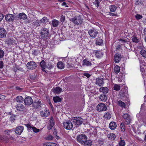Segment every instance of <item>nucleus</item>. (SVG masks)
<instances>
[{
  "instance_id": "obj_38",
  "label": "nucleus",
  "mask_w": 146,
  "mask_h": 146,
  "mask_svg": "<svg viewBox=\"0 0 146 146\" xmlns=\"http://www.w3.org/2000/svg\"><path fill=\"white\" fill-rule=\"evenodd\" d=\"M117 104L119 106L122 108H125V104L121 101L119 100L118 101Z\"/></svg>"
},
{
  "instance_id": "obj_63",
  "label": "nucleus",
  "mask_w": 146,
  "mask_h": 146,
  "mask_svg": "<svg viewBox=\"0 0 146 146\" xmlns=\"http://www.w3.org/2000/svg\"><path fill=\"white\" fill-rule=\"evenodd\" d=\"M8 41L9 42L8 44H13V41L11 40V39H9L8 40Z\"/></svg>"
},
{
  "instance_id": "obj_49",
  "label": "nucleus",
  "mask_w": 146,
  "mask_h": 146,
  "mask_svg": "<svg viewBox=\"0 0 146 146\" xmlns=\"http://www.w3.org/2000/svg\"><path fill=\"white\" fill-rule=\"evenodd\" d=\"M15 116L14 115H12L11 117H10V120L11 121V122H14V121L15 120Z\"/></svg>"
},
{
  "instance_id": "obj_37",
  "label": "nucleus",
  "mask_w": 146,
  "mask_h": 146,
  "mask_svg": "<svg viewBox=\"0 0 146 146\" xmlns=\"http://www.w3.org/2000/svg\"><path fill=\"white\" fill-rule=\"evenodd\" d=\"M114 71L115 73L116 74L118 73L119 72L120 70V67L118 65L116 66L114 69Z\"/></svg>"
},
{
  "instance_id": "obj_15",
  "label": "nucleus",
  "mask_w": 146,
  "mask_h": 146,
  "mask_svg": "<svg viewBox=\"0 0 146 146\" xmlns=\"http://www.w3.org/2000/svg\"><path fill=\"white\" fill-rule=\"evenodd\" d=\"M104 83V82L102 78H98L96 79L95 84L99 86H103Z\"/></svg>"
},
{
  "instance_id": "obj_17",
  "label": "nucleus",
  "mask_w": 146,
  "mask_h": 146,
  "mask_svg": "<svg viewBox=\"0 0 146 146\" xmlns=\"http://www.w3.org/2000/svg\"><path fill=\"white\" fill-rule=\"evenodd\" d=\"M62 89L59 87L53 88L51 90V91L55 94L60 93L62 91Z\"/></svg>"
},
{
  "instance_id": "obj_1",
  "label": "nucleus",
  "mask_w": 146,
  "mask_h": 146,
  "mask_svg": "<svg viewBox=\"0 0 146 146\" xmlns=\"http://www.w3.org/2000/svg\"><path fill=\"white\" fill-rule=\"evenodd\" d=\"M69 20L75 25H78L82 23L83 19L79 15L74 17L72 18H70L69 19Z\"/></svg>"
},
{
  "instance_id": "obj_43",
  "label": "nucleus",
  "mask_w": 146,
  "mask_h": 146,
  "mask_svg": "<svg viewBox=\"0 0 146 146\" xmlns=\"http://www.w3.org/2000/svg\"><path fill=\"white\" fill-rule=\"evenodd\" d=\"M40 21L41 23H44L48 22V19H47L46 17H44L42 19H41Z\"/></svg>"
},
{
  "instance_id": "obj_27",
  "label": "nucleus",
  "mask_w": 146,
  "mask_h": 146,
  "mask_svg": "<svg viewBox=\"0 0 146 146\" xmlns=\"http://www.w3.org/2000/svg\"><path fill=\"white\" fill-rule=\"evenodd\" d=\"M107 137L109 139L111 140H114L116 137L115 135L113 133H110L108 134Z\"/></svg>"
},
{
  "instance_id": "obj_36",
  "label": "nucleus",
  "mask_w": 146,
  "mask_h": 146,
  "mask_svg": "<svg viewBox=\"0 0 146 146\" xmlns=\"http://www.w3.org/2000/svg\"><path fill=\"white\" fill-rule=\"evenodd\" d=\"M139 53L143 57L146 58V50L142 49L140 51Z\"/></svg>"
},
{
  "instance_id": "obj_5",
  "label": "nucleus",
  "mask_w": 146,
  "mask_h": 146,
  "mask_svg": "<svg viewBox=\"0 0 146 146\" xmlns=\"http://www.w3.org/2000/svg\"><path fill=\"white\" fill-rule=\"evenodd\" d=\"M15 17L16 16L11 14H7L5 16L6 21L9 23L13 22L14 20H15Z\"/></svg>"
},
{
  "instance_id": "obj_54",
  "label": "nucleus",
  "mask_w": 146,
  "mask_h": 146,
  "mask_svg": "<svg viewBox=\"0 0 146 146\" xmlns=\"http://www.w3.org/2000/svg\"><path fill=\"white\" fill-rule=\"evenodd\" d=\"M65 19V18L64 16L63 15H62L61 16L60 18V21L62 23L64 21Z\"/></svg>"
},
{
  "instance_id": "obj_34",
  "label": "nucleus",
  "mask_w": 146,
  "mask_h": 146,
  "mask_svg": "<svg viewBox=\"0 0 146 146\" xmlns=\"http://www.w3.org/2000/svg\"><path fill=\"white\" fill-rule=\"evenodd\" d=\"M23 98L21 96H17L16 99L17 102H22L23 101Z\"/></svg>"
},
{
  "instance_id": "obj_31",
  "label": "nucleus",
  "mask_w": 146,
  "mask_h": 146,
  "mask_svg": "<svg viewBox=\"0 0 146 146\" xmlns=\"http://www.w3.org/2000/svg\"><path fill=\"white\" fill-rule=\"evenodd\" d=\"M43 146H58L56 144L54 143L46 142L43 144Z\"/></svg>"
},
{
  "instance_id": "obj_50",
  "label": "nucleus",
  "mask_w": 146,
  "mask_h": 146,
  "mask_svg": "<svg viewBox=\"0 0 146 146\" xmlns=\"http://www.w3.org/2000/svg\"><path fill=\"white\" fill-rule=\"evenodd\" d=\"M32 129L34 132L37 133L39 131V129H37L35 127L33 126L32 128Z\"/></svg>"
},
{
  "instance_id": "obj_12",
  "label": "nucleus",
  "mask_w": 146,
  "mask_h": 146,
  "mask_svg": "<svg viewBox=\"0 0 146 146\" xmlns=\"http://www.w3.org/2000/svg\"><path fill=\"white\" fill-rule=\"evenodd\" d=\"M122 117L125 120L124 122L125 124L128 125L130 123L131 119L130 115L129 114L127 113L123 115Z\"/></svg>"
},
{
  "instance_id": "obj_52",
  "label": "nucleus",
  "mask_w": 146,
  "mask_h": 146,
  "mask_svg": "<svg viewBox=\"0 0 146 146\" xmlns=\"http://www.w3.org/2000/svg\"><path fill=\"white\" fill-rule=\"evenodd\" d=\"M135 18L137 20H139L141 19L142 17V16L141 15H139L138 14H137L135 16Z\"/></svg>"
},
{
  "instance_id": "obj_2",
  "label": "nucleus",
  "mask_w": 146,
  "mask_h": 146,
  "mask_svg": "<svg viewBox=\"0 0 146 146\" xmlns=\"http://www.w3.org/2000/svg\"><path fill=\"white\" fill-rule=\"evenodd\" d=\"M40 34L41 37L43 38L48 37L49 34V28H42Z\"/></svg>"
},
{
  "instance_id": "obj_64",
  "label": "nucleus",
  "mask_w": 146,
  "mask_h": 146,
  "mask_svg": "<svg viewBox=\"0 0 146 146\" xmlns=\"http://www.w3.org/2000/svg\"><path fill=\"white\" fill-rule=\"evenodd\" d=\"M66 2H63L62 4V6H65V7H68V6L66 5Z\"/></svg>"
},
{
  "instance_id": "obj_13",
  "label": "nucleus",
  "mask_w": 146,
  "mask_h": 146,
  "mask_svg": "<svg viewBox=\"0 0 146 146\" xmlns=\"http://www.w3.org/2000/svg\"><path fill=\"white\" fill-rule=\"evenodd\" d=\"M15 17V20H19V19H26L27 18V16L24 13H20L18 15H17Z\"/></svg>"
},
{
  "instance_id": "obj_16",
  "label": "nucleus",
  "mask_w": 146,
  "mask_h": 146,
  "mask_svg": "<svg viewBox=\"0 0 146 146\" xmlns=\"http://www.w3.org/2000/svg\"><path fill=\"white\" fill-rule=\"evenodd\" d=\"M24 127L22 126H19L17 127L15 130V132L18 135H20L23 130Z\"/></svg>"
},
{
  "instance_id": "obj_39",
  "label": "nucleus",
  "mask_w": 146,
  "mask_h": 146,
  "mask_svg": "<svg viewBox=\"0 0 146 146\" xmlns=\"http://www.w3.org/2000/svg\"><path fill=\"white\" fill-rule=\"evenodd\" d=\"M53 100L54 102L55 103L61 102V98L58 96L54 97L53 98Z\"/></svg>"
},
{
  "instance_id": "obj_58",
  "label": "nucleus",
  "mask_w": 146,
  "mask_h": 146,
  "mask_svg": "<svg viewBox=\"0 0 146 146\" xmlns=\"http://www.w3.org/2000/svg\"><path fill=\"white\" fill-rule=\"evenodd\" d=\"M12 131L11 130H6L5 131V132L6 134L8 135L9 134V133H10L11 132H12Z\"/></svg>"
},
{
  "instance_id": "obj_30",
  "label": "nucleus",
  "mask_w": 146,
  "mask_h": 146,
  "mask_svg": "<svg viewBox=\"0 0 146 146\" xmlns=\"http://www.w3.org/2000/svg\"><path fill=\"white\" fill-rule=\"evenodd\" d=\"M15 107L17 110L21 111L23 110V109L24 108L23 105L21 104H18Z\"/></svg>"
},
{
  "instance_id": "obj_47",
  "label": "nucleus",
  "mask_w": 146,
  "mask_h": 146,
  "mask_svg": "<svg viewBox=\"0 0 146 146\" xmlns=\"http://www.w3.org/2000/svg\"><path fill=\"white\" fill-rule=\"evenodd\" d=\"M96 44L97 45H102L103 44V41L102 39H100L96 41Z\"/></svg>"
},
{
  "instance_id": "obj_33",
  "label": "nucleus",
  "mask_w": 146,
  "mask_h": 146,
  "mask_svg": "<svg viewBox=\"0 0 146 146\" xmlns=\"http://www.w3.org/2000/svg\"><path fill=\"white\" fill-rule=\"evenodd\" d=\"M104 118L106 119H110L111 117V114L109 112H107L104 114Z\"/></svg>"
},
{
  "instance_id": "obj_29",
  "label": "nucleus",
  "mask_w": 146,
  "mask_h": 146,
  "mask_svg": "<svg viewBox=\"0 0 146 146\" xmlns=\"http://www.w3.org/2000/svg\"><path fill=\"white\" fill-rule=\"evenodd\" d=\"M57 67L60 69H63L65 66L64 64L61 61L58 62L57 64Z\"/></svg>"
},
{
  "instance_id": "obj_41",
  "label": "nucleus",
  "mask_w": 146,
  "mask_h": 146,
  "mask_svg": "<svg viewBox=\"0 0 146 146\" xmlns=\"http://www.w3.org/2000/svg\"><path fill=\"white\" fill-rule=\"evenodd\" d=\"M125 122L122 123H121L120 126L121 130L122 131H124L125 130Z\"/></svg>"
},
{
  "instance_id": "obj_26",
  "label": "nucleus",
  "mask_w": 146,
  "mask_h": 146,
  "mask_svg": "<svg viewBox=\"0 0 146 146\" xmlns=\"http://www.w3.org/2000/svg\"><path fill=\"white\" fill-rule=\"evenodd\" d=\"M92 65L91 63L87 59H84L83 60V66H90Z\"/></svg>"
},
{
  "instance_id": "obj_18",
  "label": "nucleus",
  "mask_w": 146,
  "mask_h": 146,
  "mask_svg": "<svg viewBox=\"0 0 146 146\" xmlns=\"http://www.w3.org/2000/svg\"><path fill=\"white\" fill-rule=\"evenodd\" d=\"M54 119L52 117H51L50 120V123L47 126V129L48 130L51 129L54 124Z\"/></svg>"
},
{
  "instance_id": "obj_59",
  "label": "nucleus",
  "mask_w": 146,
  "mask_h": 146,
  "mask_svg": "<svg viewBox=\"0 0 146 146\" xmlns=\"http://www.w3.org/2000/svg\"><path fill=\"white\" fill-rule=\"evenodd\" d=\"M4 17V15L3 14L0 13V22H1L3 19Z\"/></svg>"
},
{
  "instance_id": "obj_53",
  "label": "nucleus",
  "mask_w": 146,
  "mask_h": 146,
  "mask_svg": "<svg viewBox=\"0 0 146 146\" xmlns=\"http://www.w3.org/2000/svg\"><path fill=\"white\" fill-rule=\"evenodd\" d=\"M4 55V52L2 50L0 49V58H2L3 57Z\"/></svg>"
},
{
  "instance_id": "obj_3",
  "label": "nucleus",
  "mask_w": 146,
  "mask_h": 146,
  "mask_svg": "<svg viewBox=\"0 0 146 146\" xmlns=\"http://www.w3.org/2000/svg\"><path fill=\"white\" fill-rule=\"evenodd\" d=\"M76 141L82 145L87 139V136L84 134H81L78 135L76 138Z\"/></svg>"
},
{
  "instance_id": "obj_40",
  "label": "nucleus",
  "mask_w": 146,
  "mask_h": 146,
  "mask_svg": "<svg viewBox=\"0 0 146 146\" xmlns=\"http://www.w3.org/2000/svg\"><path fill=\"white\" fill-rule=\"evenodd\" d=\"M40 65L42 68H45L46 66V62L43 60H42L40 62Z\"/></svg>"
},
{
  "instance_id": "obj_45",
  "label": "nucleus",
  "mask_w": 146,
  "mask_h": 146,
  "mask_svg": "<svg viewBox=\"0 0 146 146\" xmlns=\"http://www.w3.org/2000/svg\"><path fill=\"white\" fill-rule=\"evenodd\" d=\"M25 126H26L28 129L30 130L32 129L33 127V125L31 123H28L24 124Z\"/></svg>"
},
{
  "instance_id": "obj_6",
  "label": "nucleus",
  "mask_w": 146,
  "mask_h": 146,
  "mask_svg": "<svg viewBox=\"0 0 146 146\" xmlns=\"http://www.w3.org/2000/svg\"><path fill=\"white\" fill-rule=\"evenodd\" d=\"M96 110L99 111H105L107 110L106 106L103 103H100L96 106Z\"/></svg>"
},
{
  "instance_id": "obj_42",
  "label": "nucleus",
  "mask_w": 146,
  "mask_h": 146,
  "mask_svg": "<svg viewBox=\"0 0 146 146\" xmlns=\"http://www.w3.org/2000/svg\"><path fill=\"white\" fill-rule=\"evenodd\" d=\"M40 21L38 20H36L33 22V24L37 27L40 26Z\"/></svg>"
},
{
  "instance_id": "obj_55",
  "label": "nucleus",
  "mask_w": 146,
  "mask_h": 146,
  "mask_svg": "<svg viewBox=\"0 0 146 146\" xmlns=\"http://www.w3.org/2000/svg\"><path fill=\"white\" fill-rule=\"evenodd\" d=\"M119 40L121 42V44H124L125 43L127 42L126 40H123L122 39H119Z\"/></svg>"
},
{
  "instance_id": "obj_4",
  "label": "nucleus",
  "mask_w": 146,
  "mask_h": 146,
  "mask_svg": "<svg viewBox=\"0 0 146 146\" xmlns=\"http://www.w3.org/2000/svg\"><path fill=\"white\" fill-rule=\"evenodd\" d=\"M84 120L81 117H75L73 119V122L74 124L77 125H80L83 122Z\"/></svg>"
},
{
  "instance_id": "obj_11",
  "label": "nucleus",
  "mask_w": 146,
  "mask_h": 146,
  "mask_svg": "<svg viewBox=\"0 0 146 146\" xmlns=\"http://www.w3.org/2000/svg\"><path fill=\"white\" fill-rule=\"evenodd\" d=\"M24 102L25 105L29 106L33 103V101L31 97L28 96L25 98Z\"/></svg>"
},
{
  "instance_id": "obj_22",
  "label": "nucleus",
  "mask_w": 146,
  "mask_h": 146,
  "mask_svg": "<svg viewBox=\"0 0 146 146\" xmlns=\"http://www.w3.org/2000/svg\"><path fill=\"white\" fill-rule=\"evenodd\" d=\"M99 91L103 94H107L109 91V89L107 87H102L100 88Z\"/></svg>"
},
{
  "instance_id": "obj_28",
  "label": "nucleus",
  "mask_w": 146,
  "mask_h": 146,
  "mask_svg": "<svg viewBox=\"0 0 146 146\" xmlns=\"http://www.w3.org/2000/svg\"><path fill=\"white\" fill-rule=\"evenodd\" d=\"M92 143V142L91 141L87 139L82 145H83L84 146H91Z\"/></svg>"
},
{
  "instance_id": "obj_51",
  "label": "nucleus",
  "mask_w": 146,
  "mask_h": 146,
  "mask_svg": "<svg viewBox=\"0 0 146 146\" xmlns=\"http://www.w3.org/2000/svg\"><path fill=\"white\" fill-rule=\"evenodd\" d=\"M53 138V136L51 135H50L46 137V139L48 140H52Z\"/></svg>"
},
{
  "instance_id": "obj_60",
  "label": "nucleus",
  "mask_w": 146,
  "mask_h": 146,
  "mask_svg": "<svg viewBox=\"0 0 146 146\" xmlns=\"http://www.w3.org/2000/svg\"><path fill=\"white\" fill-rule=\"evenodd\" d=\"M30 78L32 80H34L35 78V77L34 75H31L30 76Z\"/></svg>"
},
{
  "instance_id": "obj_21",
  "label": "nucleus",
  "mask_w": 146,
  "mask_h": 146,
  "mask_svg": "<svg viewBox=\"0 0 146 146\" xmlns=\"http://www.w3.org/2000/svg\"><path fill=\"white\" fill-rule=\"evenodd\" d=\"M99 98L100 100L102 102H105L107 100V96L104 94H102L100 95Z\"/></svg>"
},
{
  "instance_id": "obj_46",
  "label": "nucleus",
  "mask_w": 146,
  "mask_h": 146,
  "mask_svg": "<svg viewBox=\"0 0 146 146\" xmlns=\"http://www.w3.org/2000/svg\"><path fill=\"white\" fill-rule=\"evenodd\" d=\"M121 140L119 142V145L120 146H124L125 145V142L124 140H121V138H120Z\"/></svg>"
},
{
  "instance_id": "obj_32",
  "label": "nucleus",
  "mask_w": 146,
  "mask_h": 146,
  "mask_svg": "<svg viewBox=\"0 0 146 146\" xmlns=\"http://www.w3.org/2000/svg\"><path fill=\"white\" fill-rule=\"evenodd\" d=\"M131 38L133 42L135 43H137L139 42V39L137 38V37L135 35H133Z\"/></svg>"
},
{
  "instance_id": "obj_10",
  "label": "nucleus",
  "mask_w": 146,
  "mask_h": 146,
  "mask_svg": "<svg viewBox=\"0 0 146 146\" xmlns=\"http://www.w3.org/2000/svg\"><path fill=\"white\" fill-rule=\"evenodd\" d=\"M33 107L34 109H40L42 108L41 102L40 100H35L33 103Z\"/></svg>"
},
{
  "instance_id": "obj_8",
  "label": "nucleus",
  "mask_w": 146,
  "mask_h": 146,
  "mask_svg": "<svg viewBox=\"0 0 146 146\" xmlns=\"http://www.w3.org/2000/svg\"><path fill=\"white\" fill-rule=\"evenodd\" d=\"M63 126L64 128L67 130L71 129L73 127V124L70 120L63 122Z\"/></svg>"
},
{
  "instance_id": "obj_25",
  "label": "nucleus",
  "mask_w": 146,
  "mask_h": 146,
  "mask_svg": "<svg viewBox=\"0 0 146 146\" xmlns=\"http://www.w3.org/2000/svg\"><path fill=\"white\" fill-rule=\"evenodd\" d=\"M95 56L98 58H99L102 57L103 56L102 52L99 50H96L94 51Z\"/></svg>"
},
{
  "instance_id": "obj_62",
  "label": "nucleus",
  "mask_w": 146,
  "mask_h": 146,
  "mask_svg": "<svg viewBox=\"0 0 146 146\" xmlns=\"http://www.w3.org/2000/svg\"><path fill=\"white\" fill-rule=\"evenodd\" d=\"M84 75L88 78H89L91 75L88 73H85L84 74Z\"/></svg>"
},
{
  "instance_id": "obj_48",
  "label": "nucleus",
  "mask_w": 146,
  "mask_h": 146,
  "mask_svg": "<svg viewBox=\"0 0 146 146\" xmlns=\"http://www.w3.org/2000/svg\"><path fill=\"white\" fill-rule=\"evenodd\" d=\"M100 1L101 0H100V1H99L98 0H96L94 2V4L96 7L98 8L99 6V4Z\"/></svg>"
},
{
  "instance_id": "obj_56",
  "label": "nucleus",
  "mask_w": 146,
  "mask_h": 146,
  "mask_svg": "<svg viewBox=\"0 0 146 146\" xmlns=\"http://www.w3.org/2000/svg\"><path fill=\"white\" fill-rule=\"evenodd\" d=\"M141 0H135V3L136 5H139L141 3Z\"/></svg>"
},
{
  "instance_id": "obj_44",
  "label": "nucleus",
  "mask_w": 146,
  "mask_h": 146,
  "mask_svg": "<svg viewBox=\"0 0 146 146\" xmlns=\"http://www.w3.org/2000/svg\"><path fill=\"white\" fill-rule=\"evenodd\" d=\"M113 89L116 91H118L120 89V86L117 84H115L113 86Z\"/></svg>"
},
{
  "instance_id": "obj_19",
  "label": "nucleus",
  "mask_w": 146,
  "mask_h": 146,
  "mask_svg": "<svg viewBox=\"0 0 146 146\" xmlns=\"http://www.w3.org/2000/svg\"><path fill=\"white\" fill-rule=\"evenodd\" d=\"M121 55L118 54H115L114 56V60L116 63H118L121 60Z\"/></svg>"
},
{
  "instance_id": "obj_9",
  "label": "nucleus",
  "mask_w": 146,
  "mask_h": 146,
  "mask_svg": "<svg viewBox=\"0 0 146 146\" xmlns=\"http://www.w3.org/2000/svg\"><path fill=\"white\" fill-rule=\"evenodd\" d=\"M26 66L28 69L33 70L36 68L37 65L34 62L31 61L27 63Z\"/></svg>"
},
{
  "instance_id": "obj_20",
  "label": "nucleus",
  "mask_w": 146,
  "mask_h": 146,
  "mask_svg": "<svg viewBox=\"0 0 146 146\" xmlns=\"http://www.w3.org/2000/svg\"><path fill=\"white\" fill-rule=\"evenodd\" d=\"M6 35V31L2 28H0V37H5Z\"/></svg>"
},
{
  "instance_id": "obj_61",
  "label": "nucleus",
  "mask_w": 146,
  "mask_h": 146,
  "mask_svg": "<svg viewBox=\"0 0 146 146\" xmlns=\"http://www.w3.org/2000/svg\"><path fill=\"white\" fill-rule=\"evenodd\" d=\"M3 63L2 61H0V68H3Z\"/></svg>"
},
{
  "instance_id": "obj_14",
  "label": "nucleus",
  "mask_w": 146,
  "mask_h": 146,
  "mask_svg": "<svg viewBox=\"0 0 146 146\" xmlns=\"http://www.w3.org/2000/svg\"><path fill=\"white\" fill-rule=\"evenodd\" d=\"M40 114L42 117H46L49 115L50 112L48 110L45 109L44 110L40 111Z\"/></svg>"
},
{
  "instance_id": "obj_57",
  "label": "nucleus",
  "mask_w": 146,
  "mask_h": 146,
  "mask_svg": "<svg viewBox=\"0 0 146 146\" xmlns=\"http://www.w3.org/2000/svg\"><path fill=\"white\" fill-rule=\"evenodd\" d=\"M5 140V138L4 136H3L2 135H0V141L3 142Z\"/></svg>"
},
{
  "instance_id": "obj_7",
  "label": "nucleus",
  "mask_w": 146,
  "mask_h": 146,
  "mask_svg": "<svg viewBox=\"0 0 146 146\" xmlns=\"http://www.w3.org/2000/svg\"><path fill=\"white\" fill-rule=\"evenodd\" d=\"M98 32L94 28H92L89 30L88 33L90 37L93 38L96 37L98 34Z\"/></svg>"
},
{
  "instance_id": "obj_24",
  "label": "nucleus",
  "mask_w": 146,
  "mask_h": 146,
  "mask_svg": "<svg viewBox=\"0 0 146 146\" xmlns=\"http://www.w3.org/2000/svg\"><path fill=\"white\" fill-rule=\"evenodd\" d=\"M59 22L56 19H53L52 20L51 25L54 27H56L58 25Z\"/></svg>"
},
{
  "instance_id": "obj_23",
  "label": "nucleus",
  "mask_w": 146,
  "mask_h": 146,
  "mask_svg": "<svg viewBox=\"0 0 146 146\" xmlns=\"http://www.w3.org/2000/svg\"><path fill=\"white\" fill-rule=\"evenodd\" d=\"M117 125L115 122H111L109 125L110 128L112 130H114L116 127Z\"/></svg>"
},
{
  "instance_id": "obj_35",
  "label": "nucleus",
  "mask_w": 146,
  "mask_h": 146,
  "mask_svg": "<svg viewBox=\"0 0 146 146\" xmlns=\"http://www.w3.org/2000/svg\"><path fill=\"white\" fill-rule=\"evenodd\" d=\"M116 7L114 5H111L110 7V11L111 12H115L116 11Z\"/></svg>"
}]
</instances>
